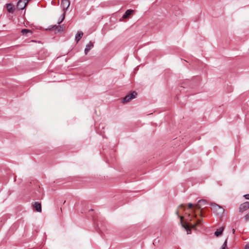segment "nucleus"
Returning <instances> with one entry per match:
<instances>
[{
    "instance_id": "1",
    "label": "nucleus",
    "mask_w": 249,
    "mask_h": 249,
    "mask_svg": "<svg viewBox=\"0 0 249 249\" xmlns=\"http://www.w3.org/2000/svg\"><path fill=\"white\" fill-rule=\"evenodd\" d=\"M211 205L212 206V210L216 214H222L223 213L224 210L216 203H212Z\"/></svg>"
},
{
    "instance_id": "2",
    "label": "nucleus",
    "mask_w": 249,
    "mask_h": 249,
    "mask_svg": "<svg viewBox=\"0 0 249 249\" xmlns=\"http://www.w3.org/2000/svg\"><path fill=\"white\" fill-rule=\"evenodd\" d=\"M31 0H19L17 4V8L18 10L24 9Z\"/></svg>"
},
{
    "instance_id": "3",
    "label": "nucleus",
    "mask_w": 249,
    "mask_h": 249,
    "mask_svg": "<svg viewBox=\"0 0 249 249\" xmlns=\"http://www.w3.org/2000/svg\"><path fill=\"white\" fill-rule=\"evenodd\" d=\"M137 93L136 91H133L130 94L126 95L123 99V102L125 103L130 101L131 99L135 98Z\"/></svg>"
},
{
    "instance_id": "4",
    "label": "nucleus",
    "mask_w": 249,
    "mask_h": 249,
    "mask_svg": "<svg viewBox=\"0 0 249 249\" xmlns=\"http://www.w3.org/2000/svg\"><path fill=\"white\" fill-rule=\"evenodd\" d=\"M249 209V202L246 201L240 204L239 207V212L241 213L247 211Z\"/></svg>"
},
{
    "instance_id": "5",
    "label": "nucleus",
    "mask_w": 249,
    "mask_h": 249,
    "mask_svg": "<svg viewBox=\"0 0 249 249\" xmlns=\"http://www.w3.org/2000/svg\"><path fill=\"white\" fill-rule=\"evenodd\" d=\"M49 30H53L55 33L63 31L64 27L63 25H53L48 29Z\"/></svg>"
},
{
    "instance_id": "6",
    "label": "nucleus",
    "mask_w": 249,
    "mask_h": 249,
    "mask_svg": "<svg viewBox=\"0 0 249 249\" xmlns=\"http://www.w3.org/2000/svg\"><path fill=\"white\" fill-rule=\"evenodd\" d=\"M70 5L69 0H62L61 2V6L63 8V11L66 12Z\"/></svg>"
},
{
    "instance_id": "7",
    "label": "nucleus",
    "mask_w": 249,
    "mask_h": 249,
    "mask_svg": "<svg viewBox=\"0 0 249 249\" xmlns=\"http://www.w3.org/2000/svg\"><path fill=\"white\" fill-rule=\"evenodd\" d=\"M180 223L181 224L182 227L186 230L187 234H190L191 233V228L189 227L188 225L183 223V222H182L183 217L182 216H180Z\"/></svg>"
},
{
    "instance_id": "8",
    "label": "nucleus",
    "mask_w": 249,
    "mask_h": 249,
    "mask_svg": "<svg viewBox=\"0 0 249 249\" xmlns=\"http://www.w3.org/2000/svg\"><path fill=\"white\" fill-rule=\"evenodd\" d=\"M134 13V10L131 9L127 10L124 14L123 16V18H129L133 13Z\"/></svg>"
},
{
    "instance_id": "9",
    "label": "nucleus",
    "mask_w": 249,
    "mask_h": 249,
    "mask_svg": "<svg viewBox=\"0 0 249 249\" xmlns=\"http://www.w3.org/2000/svg\"><path fill=\"white\" fill-rule=\"evenodd\" d=\"M93 47V43L90 41L86 46L84 52L85 54H87L88 52Z\"/></svg>"
},
{
    "instance_id": "10",
    "label": "nucleus",
    "mask_w": 249,
    "mask_h": 249,
    "mask_svg": "<svg viewBox=\"0 0 249 249\" xmlns=\"http://www.w3.org/2000/svg\"><path fill=\"white\" fill-rule=\"evenodd\" d=\"M207 204L206 200L204 199H201L199 200L197 204H196V206L198 209H201L202 207L205 206Z\"/></svg>"
},
{
    "instance_id": "11",
    "label": "nucleus",
    "mask_w": 249,
    "mask_h": 249,
    "mask_svg": "<svg viewBox=\"0 0 249 249\" xmlns=\"http://www.w3.org/2000/svg\"><path fill=\"white\" fill-rule=\"evenodd\" d=\"M33 207L36 209L37 212H41L42 211L41 203L38 202H35L33 204Z\"/></svg>"
},
{
    "instance_id": "12",
    "label": "nucleus",
    "mask_w": 249,
    "mask_h": 249,
    "mask_svg": "<svg viewBox=\"0 0 249 249\" xmlns=\"http://www.w3.org/2000/svg\"><path fill=\"white\" fill-rule=\"evenodd\" d=\"M83 33L82 32H81V31L77 32V33L75 36V41L76 42V43H77L80 40V39L83 36Z\"/></svg>"
},
{
    "instance_id": "13",
    "label": "nucleus",
    "mask_w": 249,
    "mask_h": 249,
    "mask_svg": "<svg viewBox=\"0 0 249 249\" xmlns=\"http://www.w3.org/2000/svg\"><path fill=\"white\" fill-rule=\"evenodd\" d=\"M6 6L7 9V11L9 13H13L14 11V9L13 8V5L11 3H7L6 4Z\"/></svg>"
},
{
    "instance_id": "14",
    "label": "nucleus",
    "mask_w": 249,
    "mask_h": 249,
    "mask_svg": "<svg viewBox=\"0 0 249 249\" xmlns=\"http://www.w3.org/2000/svg\"><path fill=\"white\" fill-rule=\"evenodd\" d=\"M21 33L23 35L28 36V34L30 33V34H32V31L30 29H23L21 30Z\"/></svg>"
},
{
    "instance_id": "15",
    "label": "nucleus",
    "mask_w": 249,
    "mask_h": 249,
    "mask_svg": "<svg viewBox=\"0 0 249 249\" xmlns=\"http://www.w3.org/2000/svg\"><path fill=\"white\" fill-rule=\"evenodd\" d=\"M224 228H220L219 229H217L215 232H214V235L216 236H219L221 235L222 234V232L223 231Z\"/></svg>"
},
{
    "instance_id": "16",
    "label": "nucleus",
    "mask_w": 249,
    "mask_h": 249,
    "mask_svg": "<svg viewBox=\"0 0 249 249\" xmlns=\"http://www.w3.org/2000/svg\"><path fill=\"white\" fill-rule=\"evenodd\" d=\"M65 14H66L65 11H63V14L60 16V18L59 19V20L57 22V23L58 24H60L63 21V20L64 19L65 17Z\"/></svg>"
},
{
    "instance_id": "17",
    "label": "nucleus",
    "mask_w": 249,
    "mask_h": 249,
    "mask_svg": "<svg viewBox=\"0 0 249 249\" xmlns=\"http://www.w3.org/2000/svg\"><path fill=\"white\" fill-rule=\"evenodd\" d=\"M227 242H228V239L227 238L225 241H224L221 249H227Z\"/></svg>"
},
{
    "instance_id": "18",
    "label": "nucleus",
    "mask_w": 249,
    "mask_h": 249,
    "mask_svg": "<svg viewBox=\"0 0 249 249\" xmlns=\"http://www.w3.org/2000/svg\"><path fill=\"white\" fill-rule=\"evenodd\" d=\"M245 220L246 221H248L249 220V213H248L244 217Z\"/></svg>"
},
{
    "instance_id": "19",
    "label": "nucleus",
    "mask_w": 249,
    "mask_h": 249,
    "mask_svg": "<svg viewBox=\"0 0 249 249\" xmlns=\"http://www.w3.org/2000/svg\"><path fill=\"white\" fill-rule=\"evenodd\" d=\"M202 221V219L197 220L196 223V226L200 225Z\"/></svg>"
},
{
    "instance_id": "20",
    "label": "nucleus",
    "mask_w": 249,
    "mask_h": 249,
    "mask_svg": "<svg viewBox=\"0 0 249 249\" xmlns=\"http://www.w3.org/2000/svg\"><path fill=\"white\" fill-rule=\"evenodd\" d=\"M196 224H194V225H192L191 226V229H194V230H196Z\"/></svg>"
},
{
    "instance_id": "21",
    "label": "nucleus",
    "mask_w": 249,
    "mask_h": 249,
    "mask_svg": "<svg viewBox=\"0 0 249 249\" xmlns=\"http://www.w3.org/2000/svg\"><path fill=\"white\" fill-rule=\"evenodd\" d=\"M244 197L246 199H249V194H246V195H244Z\"/></svg>"
},
{
    "instance_id": "22",
    "label": "nucleus",
    "mask_w": 249,
    "mask_h": 249,
    "mask_svg": "<svg viewBox=\"0 0 249 249\" xmlns=\"http://www.w3.org/2000/svg\"><path fill=\"white\" fill-rule=\"evenodd\" d=\"M244 249H249V243L245 245Z\"/></svg>"
},
{
    "instance_id": "23",
    "label": "nucleus",
    "mask_w": 249,
    "mask_h": 249,
    "mask_svg": "<svg viewBox=\"0 0 249 249\" xmlns=\"http://www.w3.org/2000/svg\"><path fill=\"white\" fill-rule=\"evenodd\" d=\"M193 206V204L192 203H189L188 204V207L189 208H191Z\"/></svg>"
},
{
    "instance_id": "24",
    "label": "nucleus",
    "mask_w": 249,
    "mask_h": 249,
    "mask_svg": "<svg viewBox=\"0 0 249 249\" xmlns=\"http://www.w3.org/2000/svg\"><path fill=\"white\" fill-rule=\"evenodd\" d=\"M235 229H233L232 230V233H233V234H234V233H235Z\"/></svg>"
},
{
    "instance_id": "25",
    "label": "nucleus",
    "mask_w": 249,
    "mask_h": 249,
    "mask_svg": "<svg viewBox=\"0 0 249 249\" xmlns=\"http://www.w3.org/2000/svg\"><path fill=\"white\" fill-rule=\"evenodd\" d=\"M176 214H177V215H178V211H177V212H176Z\"/></svg>"
},
{
    "instance_id": "26",
    "label": "nucleus",
    "mask_w": 249,
    "mask_h": 249,
    "mask_svg": "<svg viewBox=\"0 0 249 249\" xmlns=\"http://www.w3.org/2000/svg\"><path fill=\"white\" fill-rule=\"evenodd\" d=\"M180 206V207H183V205H181Z\"/></svg>"
}]
</instances>
